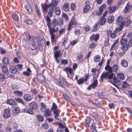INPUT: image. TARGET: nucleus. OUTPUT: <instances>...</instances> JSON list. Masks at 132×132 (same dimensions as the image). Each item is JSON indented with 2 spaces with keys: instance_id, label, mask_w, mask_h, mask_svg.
<instances>
[{
  "instance_id": "obj_1",
  "label": "nucleus",
  "mask_w": 132,
  "mask_h": 132,
  "mask_svg": "<svg viewBox=\"0 0 132 132\" xmlns=\"http://www.w3.org/2000/svg\"><path fill=\"white\" fill-rule=\"evenodd\" d=\"M45 20L51 36V43L52 44L55 43L56 42V38L54 33L57 32L59 31V29L58 27H57L56 28L55 27L56 25L58 26H62L63 23V20L60 19L59 21L57 22L55 18L52 20L51 23V19L47 15L46 17Z\"/></svg>"
},
{
  "instance_id": "obj_2",
  "label": "nucleus",
  "mask_w": 132,
  "mask_h": 132,
  "mask_svg": "<svg viewBox=\"0 0 132 132\" xmlns=\"http://www.w3.org/2000/svg\"><path fill=\"white\" fill-rule=\"evenodd\" d=\"M122 28L121 26L119 28H117L113 31L112 30L109 29L106 31V34L108 37L109 36L112 39L115 38L117 36V34H120V32L122 31Z\"/></svg>"
},
{
  "instance_id": "obj_3",
  "label": "nucleus",
  "mask_w": 132,
  "mask_h": 132,
  "mask_svg": "<svg viewBox=\"0 0 132 132\" xmlns=\"http://www.w3.org/2000/svg\"><path fill=\"white\" fill-rule=\"evenodd\" d=\"M55 82L57 85L64 89H65V87L63 84L67 87L69 86V85L66 81L65 79L62 77L59 78V80H56Z\"/></svg>"
},
{
  "instance_id": "obj_4",
  "label": "nucleus",
  "mask_w": 132,
  "mask_h": 132,
  "mask_svg": "<svg viewBox=\"0 0 132 132\" xmlns=\"http://www.w3.org/2000/svg\"><path fill=\"white\" fill-rule=\"evenodd\" d=\"M123 19V16L121 15H120L117 17L116 22V25H119L118 28H119L120 26L122 28L121 30H122L123 28L125 23V21H122Z\"/></svg>"
},
{
  "instance_id": "obj_5",
  "label": "nucleus",
  "mask_w": 132,
  "mask_h": 132,
  "mask_svg": "<svg viewBox=\"0 0 132 132\" xmlns=\"http://www.w3.org/2000/svg\"><path fill=\"white\" fill-rule=\"evenodd\" d=\"M85 76L83 78L81 77L79 78L78 80H77V83L78 84L80 85L83 84L84 82H86L89 77H90L89 72L87 73H85Z\"/></svg>"
},
{
  "instance_id": "obj_6",
  "label": "nucleus",
  "mask_w": 132,
  "mask_h": 132,
  "mask_svg": "<svg viewBox=\"0 0 132 132\" xmlns=\"http://www.w3.org/2000/svg\"><path fill=\"white\" fill-rule=\"evenodd\" d=\"M37 80L40 83L43 84L46 82V78L45 76L41 73H39L36 76Z\"/></svg>"
},
{
  "instance_id": "obj_7",
  "label": "nucleus",
  "mask_w": 132,
  "mask_h": 132,
  "mask_svg": "<svg viewBox=\"0 0 132 132\" xmlns=\"http://www.w3.org/2000/svg\"><path fill=\"white\" fill-rule=\"evenodd\" d=\"M132 9V3L128 2L123 11V13H126L130 12Z\"/></svg>"
},
{
  "instance_id": "obj_8",
  "label": "nucleus",
  "mask_w": 132,
  "mask_h": 132,
  "mask_svg": "<svg viewBox=\"0 0 132 132\" xmlns=\"http://www.w3.org/2000/svg\"><path fill=\"white\" fill-rule=\"evenodd\" d=\"M11 116V111L10 109L9 108L5 109L4 110L3 116L4 118H8Z\"/></svg>"
},
{
  "instance_id": "obj_9",
  "label": "nucleus",
  "mask_w": 132,
  "mask_h": 132,
  "mask_svg": "<svg viewBox=\"0 0 132 132\" xmlns=\"http://www.w3.org/2000/svg\"><path fill=\"white\" fill-rule=\"evenodd\" d=\"M132 45V40H130L128 42V44L121 45V47L120 49L123 51L127 50L129 48L130 46H131Z\"/></svg>"
},
{
  "instance_id": "obj_10",
  "label": "nucleus",
  "mask_w": 132,
  "mask_h": 132,
  "mask_svg": "<svg viewBox=\"0 0 132 132\" xmlns=\"http://www.w3.org/2000/svg\"><path fill=\"white\" fill-rule=\"evenodd\" d=\"M77 24V22L74 18H72L70 21L69 24L68 25V30L70 31L72 28L73 26H76Z\"/></svg>"
},
{
  "instance_id": "obj_11",
  "label": "nucleus",
  "mask_w": 132,
  "mask_h": 132,
  "mask_svg": "<svg viewBox=\"0 0 132 132\" xmlns=\"http://www.w3.org/2000/svg\"><path fill=\"white\" fill-rule=\"evenodd\" d=\"M89 1H86L85 2V5L83 8V12L84 13H87L90 9V7L89 5Z\"/></svg>"
},
{
  "instance_id": "obj_12",
  "label": "nucleus",
  "mask_w": 132,
  "mask_h": 132,
  "mask_svg": "<svg viewBox=\"0 0 132 132\" xmlns=\"http://www.w3.org/2000/svg\"><path fill=\"white\" fill-rule=\"evenodd\" d=\"M106 7L105 4H103L101 5L99 8V10L96 11V14L98 16H100L103 12V11Z\"/></svg>"
},
{
  "instance_id": "obj_13",
  "label": "nucleus",
  "mask_w": 132,
  "mask_h": 132,
  "mask_svg": "<svg viewBox=\"0 0 132 132\" xmlns=\"http://www.w3.org/2000/svg\"><path fill=\"white\" fill-rule=\"evenodd\" d=\"M100 37L99 35L98 34H93L90 37L89 40L91 41L94 40L97 41L99 39Z\"/></svg>"
},
{
  "instance_id": "obj_14",
  "label": "nucleus",
  "mask_w": 132,
  "mask_h": 132,
  "mask_svg": "<svg viewBox=\"0 0 132 132\" xmlns=\"http://www.w3.org/2000/svg\"><path fill=\"white\" fill-rule=\"evenodd\" d=\"M91 121V119L90 118L87 117L85 119L84 122V126L87 128L89 127Z\"/></svg>"
},
{
  "instance_id": "obj_15",
  "label": "nucleus",
  "mask_w": 132,
  "mask_h": 132,
  "mask_svg": "<svg viewBox=\"0 0 132 132\" xmlns=\"http://www.w3.org/2000/svg\"><path fill=\"white\" fill-rule=\"evenodd\" d=\"M23 98L26 102H30L32 100L31 95L29 94H25L24 95Z\"/></svg>"
},
{
  "instance_id": "obj_16",
  "label": "nucleus",
  "mask_w": 132,
  "mask_h": 132,
  "mask_svg": "<svg viewBox=\"0 0 132 132\" xmlns=\"http://www.w3.org/2000/svg\"><path fill=\"white\" fill-rule=\"evenodd\" d=\"M69 4L67 2L64 3L62 6V10L65 12H69Z\"/></svg>"
},
{
  "instance_id": "obj_17",
  "label": "nucleus",
  "mask_w": 132,
  "mask_h": 132,
  "mask_svg": "<svg viewBox=\"0 0 132 132\" xmlns=\"http://www.w3.org/2000/svg\"><path fill=\"white\" fill-rule=\"evenodd\" d=\"M24 34L26 38L30 42H32L34 40H35V38L34 36H31L28 32H25Z\"/></svg>"
},
{
  "instance_id": "obj_18",
  "label": "nucleus",
  "mask_w": 132,
  "mask_h": 132,
  "mask_svg": "<svg viewBox=\"0 0 132 132\" xmlns=\"http://www.w3.org/2000/svg\"><path fill=\"white\" fill-rule=\"evenodd\" d=\"M29 106L30 108L32 109L33 110L36 109L38 107L37 104L35 102H31L30 103Z\"/></svg>"
},
{
  "instance_id": "obj_19",
  "label": "nucleus",
  "mask_w": 132,
  "mask_h": 132,
  "mask_svg": "<svg viewBox=\"0 0 132 132\" xmlns=\"http://www.w3.org/2000/svg\"><path fill=\"white\" fill-rule=\"evenodd\" d=\"M61 55V51L60 50L59 51H56L54 52V58L56 59L57 62H59V61L57 59Z\"/></svg>"
},
{
  "instance_id": "obj_20",
  "label": "nucleus",
  "mask_w": 132,
  "mask_h": 132,
  "mask_svg": "<svg viewBox=\"0 0 132 132\" xmlns=\"http://www.w3.org/2000/svg\"><path fill=\"white\" fill-rule=\"evenodd\" d=\"M6 102L7 104L10 105L15 106L16 105V102L11 98L7 99Z\"/></svg>"
},
{
  "instance_id": "obj_21",
  "label": "nucleus",
  "mask_w": 132,
  "mask_h": 132,
  "mask_svg": "<svg viewBox=\"0 0 132 132\" xmlns=\"http://www.w3.org/2000/svg\"><path fill=\"white\" fill-rule=\"evenodd\" d=\"M35 39L34 40L32 41V42L34 43H36L37 42L39 44V43H40V42L43 40L42 37L39 35H38L37 36L35 37Z\"/></svg>"
},
{
  "instance_id": "obj_22",
  "label": "nucleus",
  "mask_w": 132,
  "mask_h": 132,
  "mask_svg": "<svg viewBox=\"0 0 132 132\" xmlns=\"http://www.w3.org/2000/svg\"><path fill=\"white\" fill-rule=\"evenodd\" d=\"M106 18L101 17L99 20V24L101 26L103 25L106 23Z\"/></svg>"
},
{
  "instance_id": "obj_23",
  "label": "nucleus",
  "mask_w": 132,
  "mask_h": 132,
  "mask_svg": "<svg viewBox=\"0 0 132 132\" xmlns=\"http://www.w3.org/2000/svg\"><path fill=\"white\" fill-rule=\"evenodd\" d=\"M1 68L3 73L7 75L9 73V71L6 66L3 65L1 67Z\"/></svg>"
},
{
  "instance_id": "obj_24",
  "label": "nucleus",
  "mask_w": 132,
  "mask_h": 132,
  "mask_svg": "<svg viewBox=\"0 0 132 132\" xmlns=\"http://www.w3.org/2000/svg\"><path fill=\"white\" fill-rule=\"evenodd\" d=\"M25 8L28 13L30 14L32 13V9L30 5H26L25 6Z\"/></svg>"
},
{
  "instance_id": "obj_25",
  "label": "nucleus",
  "mask_w": 132,
  "mask_h": 132,
  "mask_svg": "<svg viewBox=\"0 0 132 132\" xmlns=\"http://www.w3.org/2000/svg\"><path fill=\"white\" fill-rule=\"evenodd\" d=\"M54 11V8L51 7V8H50L47 11L48 14L50 17H52L53 16V12Z\"/></svg>"
},
{
  "instance_id": "obj_26",
  "label": "nucleus",
  "mask_w": 132,
  "mask_h": 132,
  "mask_svg": "<svg viewBox=\"0 0 132 132\" xmlns=\"http://www.w3.org/2000/svg\"><path fill=\"white\" fill-rule=\"evenodd\" d=\"M110 74L108 73V76L107 77V79H108L113 84V79L114 78V73H110Z\"/></svg>"
},
{
  "instance_id": "obj_27",
  "label": "nucleus",
  "mask_w": 132,
  "mask_h": 132,
  "mask_svg": "<svg viewBox=\"0 0 132 132\" xmlns=\"http://www.w3.org/2000/svg\"><path fill=\"white\" fill-rule=\"evenodd\" d=\"M90 129L91 130L90 132H97L95 123H93L90 126Z\"/></svg>"
},
{
  "instance_id": "obj_28",
  "label": "nucleus",
  "mask_w": 132,
  "mask_h": 132,
  "mask_svg": "<svg viewBox=\"0 0 132 132\" xmlns=\"http://www.w3.org/2000/svg\"><path fill=\"white\" fill-rule=\"evenodd\" d=\"M110 44L109 38L108 37L105 38V40L104 41V46L106 47L109 46Z\"/></svg>"
},
{
  "instance_id": "obj_29",
  "label": "nucleus",
  "mask_w": 132,
  "mask_h": 132,
  "mask_svg": "<svg viewBox=\"0 0 132 132\" xmlns=\"http://www.w3.org/2000/svg\"><path fill=\"white\" fill-rule=\"evenodd\" d=\"M59 3L57 0H52L51 1V4H52V7L53 8L56 7L58 4Z\"/></svg>"
},
{
  "instance_id": "obj_30",
  "label": "nucleus",
  "mask_w": 132,
  "mask_h": 132,
  "mask_svg": "<svg viewBox=\"0 0 132 132\" xmlns=\"http://www.w3.org/2000/svg\"><path fill=\"white\" fill-rule=\"evenodd\" d=\"M9 71L11 73H15L17 71V70L16 67L12 66L10 67Z\"/></svg>"
},
{
  "instance_id": "obj_31",
  "label": "nucleus",
  "mask_w": 132,
  "mask_h": 132,
  "mask_svg": "<svg viewBox=\"0 0 132 132\" xmlns=\"http://www.w3.org/2000/svg\"><path fill=\"white\" fill-rule=\"evenodd\" d=\"M46 106L45 104L42 102L41 103V105L40 107V110L41 112H45L46 109Z\"/></svg>"
},
{
  "instance_id": "obj_32",
  "label": "nucleus",
  "mask_w": 132,
  "mask_h": 132,
  "mask_svg": "<svg viewBox=\"0 0 132 132\" xmlns=\"http://www.w3.org/2000/svg\"><path fill=\"white\" fill-rule=\"evenodd\" d=\"M2 62L5 65H8L10 63L9 60L6 57H4L3 58Z\"/></svg>"
},
{
  "instance_id": "obj_33",
  "label": "nucleus",
  "mask_w": 132,
  "mask_h": 132,
  "mask_svg": "<svg viewBox=\"0 0 132 132\" xmlns=\"http://www.w3.org/2000/svg\"><path fill=\"white\" fill-rule=\"evenodd\" d=\"M32 110L33 109L30 108H28V109L27 108H25L23 109V111L24 112H26L32 114L33 113V111Z\"/></svg>"
},
{
  "instance_id": "obj_34",
  "label": "nucleus",
  "mask_w": 132,
  "mask_h": 132,
  "mask_svg": "<svg viewBox=\"0 0 132 132\" xmlns=\"http://www.w3.org/2000/svg\"><path fill=\"white\" fill-rule=\"evenodd\" d=\"M64 70L67 73L68 72H69L70 74H72L73 73V70L71 67L68 68V67H67L64 68Z\"/></svg>"
},
{
  "instance_id": "obj_35",
  "label": "nucleus",
  "mask_w": 132,
  "mask_h": 132,
  "mask_svg": "<svg viewBox=\"0 0 132 132\" xmlns=\"http://www.w3.org/2000/svg\"><path fill=\"white\" fill-rule=\"evenodd\" d=\"M44 112L45 114L44 116L46 117L48 116H50L51 114V112L49 108L47 109Z\"/></svg>"
},
{
  "instance_id": "obj_36",
  "label": "nucleus",
  "mask_w": 132,
  "mask_h": 132,
  "mask_svg": "<svg viewBox=\"0 0 132 132\" xmlns=\"http://www.w3.org/2000/svg\"><path fill=\"white\" fill-rule=\"evenodd\" d=\"M55 14L58 16L61 13V10L60 8L59 7H55L54 10Z\"/></svg>"
},
{
  "instance_id": "obj_37",
  "label": "nucleus",
  "mask_w": 132,
  "mask_h": 132,
  "mask_svg": "<svg viewBox=\"0 0 132 132\" xmlns=\"http://www.w3.org/2000/svg\"><path fill=\"white\" fill-rule=\"evenodd\" d=\"M121 65L124 67H127L128 66V63L127 61L125 60H122L121 62Z\"/></svg>"
},
{
  "instance_id": "obj_38",
  "label": "nucleus",
  "mask_w": 132,
  "mask_h": 132,
  "mask_svg": "<svg viewBox=\"0 0 132 132\" xmlns=\"http://www.w3.org/2000/svg\"><path fill=\"white\" fill-rule=\"evenodd\" d=\"M14 93L19 97H21L23 95L22 92L19 90H15L14 92Z\"/></svg>"
},
{
  "instance_id": "obj_39",
  "label": "nucleus",
  "mask_w": 132,
  "mask_h": 132,
  "mask_svg": "<svg viewBox=\"0 0 132 132\" xmlns=\"http://www.w3.org/2000/svg\"><path fill=\"white\" fill-rule=\"evenodd\" d=\"M109 8V12L110 13H111L114 12L115 11L116 7V6H114L112 7H111V6H110Z\"/></svg>"
},
{
  "instance_id": "obj_40",
  "label": "nucleus",
  "mask_w": 132,
  "mask_h": 132,
  "mask_svg": "<svg viewBox=\"0 0 132 132\" xmlns=\"http://www.w3.org/2000/svg\"><path fill=\"white\" fill-rule=\"evenodd\" d=\"M41 127L43 129L47 130L49 128L48 125L46 122L43 123Z\"/></svg>"
},
{
  "instance_id": "obj_41",
  "label": "nucleus",
  "mask_w": 132,
  "mask_h": 132,
  "mask_svg": "<svg viewBox=\"0 0 132 132\" xmlns=\"http://www.w3.org/2000/svg\"><path fill=\"white\" fill-rule=\"evenodd\" d=\"M98 84V82L97 80L93 81V82L90 85L91 86L92 88L93 89H95L97 86Z\"/></svg>"
},
{
  "instance_id": "obj_42",
  "label": "nucleus",
  "mask_w": 132,
  "mask_h": 132,
  "mask_svg": "<svg viewBox=\"0 0 132 132\" xmlns=\"http://www.w3.org/2000/svg\"><path fill=\"white\" fill-rule=\"evenodd\" d=\"M105 69L108 72L107 73H113L112 67L110 66L105 67Z\"/></svg>"
},
{
  "instance_id": "obj_43",
  "label": "nucleus",
  "mask_w": 132,
  "mask_h": 132,
  "mask_svg": "<svg viewBox=\"0 0 132 132\" xmlns=\"http://www.w3.org/2000/svg\"><path fill=\"white\" fill-rule=\"evenodd\" d=\"M42 7L43 10V12H44L45 13L47 12L48 7L46 4L45 3L42 5Z\"/></svg>"
},
{
  "instance_id": "obj_44",
  "label": "nucleus",
  "mask_w": 132,
  "mask_h": 132,
  "mask_svg": "<svg viewBox=\"0 0 132 132\" xmlns=\"http://www.w3.org/2000/svg\"><path fill=\"white\" fill-rule=\"evenodd\" d=\"M57 106L54 103H53L52 107L51 108V110H53V112L55 111L57 112L58 111L57 110Z\"/></svg>"
},
{
  "instance_id": "obj_45",
  "label": "nucleus",
  "mask_w": 132,
  "mask_h": 132,
  "mask_svg": "<svg viewBox=\"0 0 132 132\" xmlns=\"http://www.w3.org/2000/svg\"><path fill=\"white\" fill-rule=\"evenodd\" d=\"M35 8L37 15L39 18L41 17V13L40 11L39 10L38 8V6L37 4H36L35 5Z\"/></svg>"
},
{
  "instance_id": "obj_46",
  "label": "nucleus",
  "mask_w": 132,
  "mask_h": 132,
  "mask_svg": "<svg viewBox=\"0 0 132 132\" xmlns=\"http://www.w3.org/2000/svg\"><path fill=\"white\" fill-rule=\"evenodd\" d=\"M129 17H130V16H128L126 18V19H127V20L125 22L126 23V24L125 25V26L126 27H127L129 26L130 24L131 23V20L130 19V18H129Z\"/></svg>"
},
{
  "instance_id": "obj_47",
  "label": "nucleus",
  "mask_w": 132,
  "mask_h": 132,
  "mask_svg": "<svg viewBox=\"0 0 132 132\" xmlns=\"http://www.w3.org/2000/svg\"><path fill=\"white\" fill-rule=\"evenodd\" d=\"M112 67L113 72H116L118 70V67L117 65L114 64Z\"/></svg>"
},
{
  "instance_id": "obj_48",
  "label": "nucleus",
  "mask_w": 132,
  "mask_h": 132,
  "mask_svg": "<svg viewBox=\"0 0 132 132\" xmlns=\"http://www.w3.org/2000/svg\"><path fill=\"white\" fill-rule=\"evenodd\" d=\"M6 79V77L5 75L3 74H0V81L3 82Z\"/></svg>"
},
{
  "instance_id": "obj_49",
  "label": "nucleus",
  "mask_w": 132,
  "mask_h": 132,
  "mask_svg": "<svg viewBox=\"0 0 132 132\" xmlns=\"http://www.w3.org/2000/svg\"><path fill=\"white\" fill-rule=\"evenodd\" d=\"M118 77L120 79L124 80L125 79L124 75L122 73H118L117 75Z\"/></svg>"
},
{
  "instance_id": "obj_50",
  "label": "nucleus",
  "mask_w": 132,
  "mask_h": 132,
  "mask_svg": "<svg viewBox=\"0 0 132 132\" xmlns=\"http://www.w3.org/2000/svg\"><path fill=\"white\" fill-rule=\"evenodd\" d=\"M37 119L41 122H43L44 120V118L43 116L40 115H37L36 116Z\"/></svg>"
},
{
  "instance_id": "obj_51",
  "label": "nucleus",
  "mask_w": 132,
  "mask_h": 132,
  "mask_svg": "<svg viewBox=\"0 0 132 132\" xmlns=\"http://www.w3.org/2000/svg\"><path fill=\"white\" fill-rule=\"evenodd\" d=\"M101 59L100 56L98 55H97L95 56L94 58V60L95 62H97L100 61Z\"/></svg>"
},
{
  "instance_id": "obj_52",
  "label": "nucleus",
  "mask_w": 132,
  "mask_h": 132,
  "mask_svg": "<svg viewBox=\"0 0 132 132\" xmlns=\"http://www.w3.org/2000/svg\"><path fill=\"white\" fill-rule=\"evenodd\" d=\"M108 76V73L106 72L105 73H103L100 77V79L102 81L103 79V78H105L107 79V77Z\"/></svg>"
},
{
  "instance_id": "obj_53",
  "label": "nucleus",
  "mask_w": 132,
  "mask_h": 132,
  "mask_svg": "<svg viewBox=\"0 0 132 132\" xmlns=\"http://www.w3.org/2000/svg\"><path fill=\"white\" fill-rule=\"evenodd\" d=\"M65 32V28H63L60 29L59 32V36L60 37L62 35H63V34Z\"/></svg>"
},
{
  "instance_id": "obj_54",
  "label": "nucleus",
  "mask_w": 132,
  "mask_h": 132,
  "mask_svg": "<svg viewBox=\"0 0 132 132\" xmlns=\"http://www.w3.org/2000/svg\"><path fill=\"white\" fill-rule=\"evenodd\" d=\"M124 35H123L122 38L120 41V44L121 45L126 44L127 41V39L126 38H123Z\"/></svg>"
},
{
  "instance_id": "obj_55",
  "label": "nucleus",
  "mask_w": 132,
  "mask_h": 132,
  "mask_svg": "<svg viewBox=\"0 0 132 132\" xmlns=\"http://www.w3.org/2000/svg\"><path fill=\"white\" fill-rule=\"evenodd\" d=\"M114 17L113 15H110L108 18L107 21L109 23H111L114 20Z\"/></svg>"
},
{
  "instance_id": "obj_56",
  "label": "nucleus",
  "mask_w": 132,
  "mask_h": 132,
  "mask_svg": "<svg viewBox=\"0 0 132 132\" xmlns=\"http://www.w3.org/2000/svg\"><path fill=\"white\" fill-rule=\"evenodd\" d=\"M83 55L81 53L77 57L78 60L79 61H81L83 60Z\"/></svg>"
},
{
  "instance_id": "obj_57",
  "label": "nucleus",
  "mask_w": 132,
  "mask_h": 132,
  "mask_svg": "<svg viewBox=\"0 0 132 132\" xmlns=\"http://www.w3.org/2000/svg\"><path fill=\"white\" fill-rule=\"evenodd\" d=\"M62 16L64 19L65 21H68L69 19V18H68V15L66 13L63 12L62 14Z\"/></svg>"
},
{
  "instance_id": "obj_58",
  "label": "nucleus",
  "mask_w": 132,
  "mask_h": 132,
  "mask_svg": "<svg viewBox=\"0 0 132 132\" xmlns=\"http://www.w3.org/2000/svg\"><path fill=\"white\" fill-rule=\"evenodd\" d=\"M20 110L19 108L17 106H15L13 108L12 111L14 113H19Z\"/></svg>"
},
{
  "instance_id": "obj_59",
  "label": "nucleus",
  "mask_w": 132,
  "mask_h": 132,
  "mask_svg": "<svg viewBox=\"0 0 132 132\" xmlns=\"http://www.w3.org/2000/svg\"><path fill=\"white\" fill-rule=\"evenodd\" d=\"M30 91L32 94L35 95L37 94L38 92V90L36 88L33 89L31 88L30 89Z\"/></svg>"
},
{
  "instance_id": "obj_60",
  "label": "nucleus",
  "mask_w": 132,
  "mask_h": 132,
  "mask_svg": "<svg viewBox=\"0 0 132 132\" xmlns=\"http://www.w3.org/2000/svg\"><path fill=\"white\" fill-rule=\"evenodd\" d=\"M53 113L54 116V118L57 120H59L60 119L59 117H60V116L58 113V111L57 112L55 111L53 112Z\"/></svg>"
},
{
  "instance_id": "obj_61",
  "label": "nucleus",
  "mask_w": 132,
  "mask_h": 132,
  "mask_svg": "<svg viewBox=\"0 0 132 132\" xmlns=\"http://www.w3.org/2000/svg\"><path fill=\"white\" fill-rule=\"evenodd\" d=\"M12 17L13 19L16 21H18L19 20V17L18 15L15 13H13L12 14Z\"/></svg>"
},
{
  "instance_id": "obj_62",
  "label": "nucleus",
  "mask_w": 132,
  "mask_h": 132,
  "mask_svg": "<svg viewBox=\"0 0 132 132\" xmlns=\"http://www.w3.org/2000/svg\"><path fill=\"white\" fill-rule=\"evenodd\" d=\"M97 44L95 42H93L91 43L89 46V48L91 49H94L96 46Z\"/></svg>"
},
{
  "instance_id": "obj_63",
  "label": "nucleus",
  "mask_w": 132,
  "mask_h": 132,
  "mask_svg": "<svg viewBox=\"0 0 132 132\" xmlns=\"http://www.w3.org/2000/svg\"><path fill=\"white\" fill-rule=\"evenodd\" d=\"M70 6L71 11H74L76 10V5L74 3H71L70 4Z\"/></svg>"
},
{
  "instance_id": "obj_64",
  "label": "nucleus",
  "mask_w": 132,
  "mask_h": 132,
  "mask_svg": "<svg viewBox=\"0 0 132 132\" xmlns=\"http://www.w3.org/2000/svg\"><path fill=\"white\" fill-rule=\"evenodd\" d=\"M77 42V40H73L71 41H70L69 45L71 46H74Z\"/></svg>"
}]
</instances>
